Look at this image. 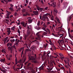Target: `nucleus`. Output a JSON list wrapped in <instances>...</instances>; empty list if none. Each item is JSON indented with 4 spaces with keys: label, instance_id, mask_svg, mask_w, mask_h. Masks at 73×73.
Masks as SVG:
<instances>
[{
    "label": "nucleus",
    "instance_id": "15",
    "mask_svg": "<svg viewBox=\"0 0 73 73\" xmlns=\"http://www.w3.org/2000/svg\"><path fill=\"white\" fill-rule=\"evenodd\" d=\"M73 14H72V15H71L70 17L69 18V21H70V19H72V18H73Z\"/></svg>",
    "mask_w": 73,
    "mask_h": 73
},
{
    "label": "nucleus",
    "instance_id": "31",
    "mask_svg": "<svg viewBox=\"0 0 73 73\" xmlns=\"http://www.w3.org/2000/svg\"><path fill=\"white\" fill-rule=\"evenodd\" d=\"M53 48L54 49V50H56V47H55V46H54V45L53 46Z\"/></svg>",
    "mask_w": 73,
    "mask_h": 73
},
{
    "label": "nucleus",
    "instance_id": "43",
    "mask_svg": "<svg viewBox=\"0 0 73 73\" xmlns=\"http://www.w3.org/2000/svg\"><path fill=\"white\" fill-rule=\"evenodd\" d=\"M28 61L27 62H26L25 63V64L26 65H27V64H28Z\"/></svg>",
    "mask_w": 73,
    "mask_h": 73
},
{
    "label": "nucleus",
    "instance_id": "27",
    "mask_svg": "<svg viewBox=\"0 0 73 73\" xmlns=\"http://www.w3.org/2000/svg\"><path fill=\"white\" fill-rule=\"evenodd\" d=\"M59 41L61 43V42H63L64 43V40L62 39H61V40H59Z\"/></svg>",
    "mask_w": 73,
    "mask_h": 73
},
{
    "label": "nucleus",
    "instance_id": "19",
    "mask_svg": "<svg viewBox=\"0 0 73 73\" xmlns=\"http://www.w3.org/2000/svg\"><path fill=\"white\" fill-rule=\"evenodd\" d=\"M0 61L1 62H4L5 61V58L1 59Z\"/></svg>",
    "mask_w": 73,
    "mask_h": 73
},
{
    "label": "nucleus",
    "instance_id": "5",
    "mask_svg": "<svg viewBox=\"0 0 73 73\" xmlns=\"http://www.w3.org/2000/svg\"><path fill=\"white\" fill-rule=\"evenodd\" d=\"M8 50H10V52L11 53H12V49H13V46H12L11 47L10 46H9L8 47Z\"/></svg>",
    "mask_w": 73,
    "mask_h": 73
},
{
    "label": "nucleus",
    "instance_id": "34",
    "mask_svg": "<svg viewBox=\"0 0 73 73\" xmlns=\"http://www.w3.org/2000/svg\"><path fill=\"white\" fill-rule=\"evenodd\" d=\"M7 15V17H6V18L7 19H9V15Z\"/></svg>",
    "mask_w": 73,
    "mask_h": 73
},
{
    "label": "nucleus",
    "instance_id": "37",
    "mask_svg": "<svg viewBox=\"0 0 73 73\" xmlns=\"http://www.w3.org/2000/svg\"><path fill=\"white\" fill-rule=\"evenodd\" d=\"M17 13L16 12H15V13H14L15 16H17Z\"/></svg>",
    "mask_w": 73,
    "mask_h": 73
},
{
    "label": "nucleus",
    "instance_id": "52",
    "mask_svg": "<svg viewBox=\"0 0 73 73\" xmlns=\"http://www.w3.org/2000/svg\"><path fill=\"white\" fill-rule=\"evenodd\" d=\"M10 43H8L7 44V46H10Z\"/></svg>",
    "mask_w": 73,
    "mask_h": 73
},
{
    "label": "nucleus",
    "instance_id": "33",
    "mask_svg": "<svg viewBox=\"0 0 73 73\" xmlns=\"http://www.w3.org/2000/svg\"><path fill=\"white\" fill-rule=\"evenodd\" d=\"M69 37H70V38H71V39L72 38H73V36L70 35H69Z\"/></svg>",
    "mask_w": 73,
    "mask_h": 73
},
{
    "label": "nucleus",
    "instance_id": "2",
    "mask_svg": "<svg viewBox=\"0 0 73 73\" xmlns=\"http://www.w3.org/2000/svg\"><path fill=\"white\" fill-rule=\"evenodd\" d=\"M35 57L34 56H31L30 58L31 60H33V62L34 63H38V61H37V60H36V57L37 56H36V54H35Z\"/></svg>",
    "mask_w": 73,
    "mask_h": 73
},
{
    "label": "nucleus",
    "instance_id": "1",
    "mask_svg": "<svg viewBox=\"0 0 73 73\" xmlns=\"http://www.w3.org/2000/svg\"><path fill=\"white\" fill-rule=\"evenodd\" d=\"M26 58H27L26 57V56H23L22 59H21L18 61V63L20 64L19 66V68H20V66L21 67V68H20V69H21V68H23V66H24L23 63L25 62V61H26Z\"/></svg>",
    "mask_w": 73,
    "mask_h": 73
},
{
    "label": "nucleus",
    "instance_id": "62",
    "mask_svg": "<svg viewBox=\"0 0 73 73\" xmlns=\"http://www.w3.org/2000/svg\"><path fill=\"white\" fill-rule=\"evenodd\" d=\"M11 7H13V5L12 4H11L10 5Z\"/></svg>",
    "mask_w": 73,
    "mask_h": 73
},
{
    "label": "nucleus",
    "instance_id": "25",
    "mask_svg": "<svg viewBox=\"0 0 73 73\" xmlns=\"http://www.w3.org/2000/svg\"><path fill=\"white\" fill-rule=\"evenodd\" d=\"M35 48H36V46H33L32 49H33V50H35Z\"/></svg>",
    "mask_w": 73,
    "mask_h": 73
},
{
    "label": "nucleus",
    "instance_id": "21",
    "mask_svg": "<svg viewBox=\"0 0 73 73\" xmlns=\"http://www.w3.org/2000/svg\"><path fill=\"white\" fill-rule=\"evenodd\" d=\"M40 21H39L38 22V23H37V25L38 26V27H39V26H40Z\"/></svg>",
    "mask_w": 73,
    "mask_h": 73
},
{
    "label": "nucleus",
    "instance_id": "57",
    "mask_svg": "<svg viewBox=\"0 0 73 73\" xmlns=\"http://www.w3.org/2000/svg\"><path fill=\"white\" fill-rule=\"evenodd\" d=\"M48 34H50V30H49V29H48Z\"/></svg>",
    "mask_w": 73,
    "mask_h": 73
},
{
    "label": "nucleus",
    "instance_id": "39",
    "mask_svg": "<svg viewBox=\"0 0 73 73\" xmlns=\"http://www.w3.org/2000/svg\"><path fill=\"white\" fill-rule=\"evenodd\" d=\"M17 32L19 33V34H20V30L18 29V30H17Z\"/></svg>",
    "mask_w": 73,
    "mask_h": 73
},
{
    "label": "nucleus",
    "instance_id": "41",
    "mask_svg": "<svg viewBox=\"0 0 73 73\" xmlns=\"http://www.w3.org/2000/svg\"><path fill=\"white\" fill-rule=\"evenodd\" d=\"M27 23H26L24 26V27L25 28V27H26L27 26Z\"/></svg>",
    "mask_w": 73,
    "mask_h": 73
},
{
    "label": "nucleus",
    "instance_id": "61",
    "mask_svg": "<svg viewBox=\"0 0 73 73\" xmlns=\"http://www.w3.org/2000/svg\"><path fill=\"white\" fill-rule=\"evenodd\" d=\"M51 20H54V19L53 18V17H51Z\"/></svg>",
    "mask_w": 73,
    "mask_h": 73
},
{
    "label": "nucleus",
    "instance_id": "55",
    "mask_svg": "<svg viewBox=\"0 0 73 73\" xmlns=\"http://www.w3.org/2000/svg\"><path fill=\"white\" fill-rule=\"evenodd\" d=\"M43 36H46V34L44 33H43L42 34Z\"/></svg>",
    "mask_w": 73,
    "mask_h": 73
},
{
    "label": "nucleus",
    "instance_id": "50",
    "mask_svg": "<svg viewBox=\"0 0 73 73\" xmlns=\"http://www.w3.org/2000/svg\"><path fill=\"white\" fill-rule=\"evenodd\" d=\"M59 55H60V56H61H61H63V54H61V53L59 54Z\"/></svg>",
    "mask_w": 73,
    "mask_h": 73
},
{
    "label": "nucleus",
    "instance_id": "24",
    "mask_svg": "<svg viewBox=\"0 0 73 73\" xmlns=\"http://www.w3.org/2000/svg\"><path fill=\"white\" fill-rule=\"evenodd\" d=\"M70 8H69L67 10V11H66V13H68V12H69V11H70Z\"/></svg>",
    "mask_w": 73,
    "mask_h": 73
},
{
    "label": "nucleus",
    "instance_id": "59",
    "mask_svg": "<svg viewBox=\"0 0 73 73\" xmlns=\"http://www.w3.org/2000/svg\"><path fill=\"white\" fill-rule=\"evenodd\" d=\"M11 30L12 31H15V29H13V28H11Z\"/></svg>",
    "mask_w": 73,
    "mask_h": 73
},
{
    "label": "nucleus",
    "instance_id": "28",
    "mask_svg": "<svg viewBox=\"0 0 73 73\" xmlns=\"http://www.w3.org/2000/svg\"><path fill=\"white\" fill-rule=\"evenodd\" d=\"M57 4L58 7L60 6V1H58V3H57Z\"/></svg>",
    "mask_w": 73,
    "mask_h": 73
},
{
    "label": "nucleus",
    "instance_id": "44",
    "mask_svg": "<svg viewBox=\"0 0 73 73\" xmlns=\"http://www.w3.org/2000/svg\"><path fill=\"white\" fill-rule=\"evenodd\" d=\"M60 58H61V59H64V56H61V57H60Z\"/></svg>",
    "mask_w": 73,
    "mask_h": 73
},
{
    "label": "nucleus",
    "instance_id": "22",
    "mask_svg": "<svg viewBox=\"0 0 73 73\" xmlns=\"http://www.w3.org/2000/svg\"><path fill=\"white\" fill-rule=\"evenodd\" d=\"M21 72L22 73H25V70L24 69H22L21 70Z\"/></svg>",
    "mask_w": 73,
    "mask_h": 73
},
{
    "label": "nucleus",
    "instance_id": "4",
    "mask_svg": "<svg viewBox=\"0 0 73 73\" xmlns=\"http://www.w3.org/2000/svg\"><path fill=\"white\" fill-rule=\"evenodd\" d=\"M36 6L38 11H40H40H42V10H44V9H43L42 7L41 8H40V7H39L37 5H36Z\"/></svg>",
    "mask_w": 73,
    "mask_h": 73
},
{
    "label": "nucleus",
    "instance_id": "16",
    "mask_svg": "<svg viewBox=\"0 0 73 73\" xmlns=\"http://www.w3.org/2000/svg\"><path fill=\"white\" fill-rule=\"evenodd\" d=\"M1 52L2 53H6L5 49H2L1 50Z\"/></svg>",
    "mask_w": 73,
    "mask_h": 73
},
{
    "label": "nucleus",
    "instance_id": "18",
    "mask_svg": "<svg viewBox=\"0 0 73 73\" xmlns=\"http://www.w3.org/2000/svg\"><path fill=\"white\" fill-rule=\"evenodd\" d=\"M9 9L12 11V12H13V7H10Z\"/></svg>",
    "mask_w": 73,
    "mask_h": 73
},
{
    "label": "nucleus",
    "instance_id": "10",
    "mask_svg": "<svg viewBox=\"0 0 73 73\" xmlns=\"http://www.w3.org/2000/svg\"><path fill=\"white\" fill-rule=\"evenodd\" d=\"M35 29H37V30H40L41 29V27H39L35 26Z\"/></svg>",
    "mask_w": 73,
    "mask_h": 73
},
{
    "label": "nucleus",
    "instance_id": "8",
    "mask_svg": "<svg viewBox=\"0 0 73 73\" xmlns=\"http://www.w3.org/2000/svg\"><path fill=\"white\" fill-rule=\"evenodd\" d=\"M28 15L29 16L30 15L29 14V13L27 12H26L25 13V14H24L23 15V16H27Z\"/></svg>",
    "mask_w": 73,
    "mask_h": 73
},
{
    "label": "nucleus",
    "instance_id": "23",
    "mask_svg": "<svg viewBox=\"0 0 73 73\" xmlns=\"http://www.w3.org/2000/svg\"><path fill=\"white\" fill-rule=\"evenodd\" d=\"M7 32H8L7 33V35L8 36H9L10 34H11V31H7Z\"/></svg>",
    "mask_w": 73,
    "mask_h": 73
},
{
    "label": "nucleus",
    "instance_id": "3",
    "mask_svg": "<svg viewBox=\"0 0 73 73\" xmlns=\"http://www.w3.org/2000/svg\"><path fill=\"white\" fill-rule=\"evenodd\" d=\"M46 16H47V14H45L44 16H43L42 18L43 19H47V20L48 21L49 18Z\"/></svg>",
    "mask_w": 73,
    "mask_h": 73
},
{
    "label": "nucleus",
    "instance_id": "20",
    "mask_svg": "<svg viewBox=\"0 0 73 73\" xmlns=\"http://www.w3.org/2000/svg\"><path fill=\"white\" fill-rule=\"evenodd\" d=\"M52 69H53V67H52L50 68H47V70H48V71H51Z\"/></svg>",
    "mask_w": 73,
    "mask_h": 73
},
{
    "label": "nucleus",
    "instance_id": "63",
    "mask_svg": "<svg viewBox=\"0 0 73 73\" xmlns=\"http://www.w3.org/2000/svg\"><path fill=\"white\" fill-rule=\"evenodd\" d=\"M5 2H6V3H8V1H7V0H5Z\"/></svg>",
    "mask_w": 73,
    "mask_h": 73
},
{
    "label": "nucleus",
    "instance_id": "64",
    "mask_svg": "<svg viewBox=\"0 0 73 73\" xmlns=\"http://www.w3.org/2000/svg\"><path fill=\"white\" fill-rule=\"evenodd\" d=\"M10 41H11V42H12V43H13V41L11 39L10 40Z\"/></svg>",
    "mask_w": 73,
    "mask_h": 73
},
{
    "label": "nucleus",
    "instance_id": "6",
    "mask_svg": "<svg viewBox=\"0 0 73 73\" xmlns=\"http://www.w3.org/2000/svg\"><path fill=\"white\" fill-rule=\"evenodd\" d=\"M51 3L52 6H53L54 7H55L56 6V3L55 2H52Z\"/></svg>",
    "mask_w": 73,
    "mask_h": 73
},
{
    "label": "nucleus",
    "instance_id": "35",
    "mask_svg": "<svg viewBox=\"0 0 73 73\" xmlns=\"http://www.w3.org/2000/svg\"><path fill=\"white\" fill-rule=\"evenodd\" d=\"M5 21L7 22H9V20L8 19H5Z\"/></svg>",
    "mask_w": 73,
    "mask_h": 73
},
{
    "label": "nucleus",
    "instance_id": "49",
    "mask_svg": "<svg viewBox=\"0 0 73 73\" xmlns=\"http://www.w3.org/2000/svg\"><path fill=\"white\" fill-rule=\"evenodd\" d=\"M49 44H50V45H53V46H54V44L53 43H49Z\"/></svg>",
    "mask_w": 73,
    "mask_h": 73
},
{
    "label": "nucleus",
    "instance_id": "60",
    "mask_svg": "<svg viewBox=\"0 0 73 73\" xmlns=\"http://www.w3.org/2000/svg\"><path fill=\"white\" fill-rule=\"evenodd\" d=\"M11 13V12H8V13L7 14H8V15H10V14Z\"/></svg>",
    "mask_w": 73,
    "mask_h": 73
},
{
    "label": "nucleus",
    "instance_id": "11",
    "mask_svg": "<svg viewBox=\"0 0 73 73\" xmlns=\"http://www.w3.org/2000/svg\"><path fill=\"white\" fill-rule=\"evenodd\" d=\"M28 21L29 23H32V21H33V20L32 19H28Z\"/></svg>",
    "mask_w": 73,
    "mask_h": 73
},
{
    "label": "nucleus",
    "instance_id": "36",
    "mask_svg": "<svg viewBox=\"0 0 73 73\" xmlns=\"http://www.w3.org/2000/svg\"><path fill=\"white\" fill-rule=\"evenodd\" d=\"M22 25H23V27L25 25V23L24 22H23L22 23Z\"/></svg>",
    "mask_w": 73,
    "mask_h": 73
},
{
    "label": "nucleus",
    "instance_id": "51",
    "mask_svg": "<svg viewBox=\"0 0 73 73\" xmlns=\"http://www.w3.org/2000/svg\"><path fill=\"white\" fill-rule=\"evenodd\" d=\"M64 66H65V68H66L67 69H68V66L67 65H65Z\"/></svg>",
    "mask_w": 73,
    "mask_h": 73
},
{
    "label": "nucleus",
    "instance_id": "14",
    "mask_svg": "<svg viewBox=\"0 0 73 73\" xmlns=\"http://www.w3.org/2000/svg\"><path fill=\"white\" fill-rule=\"evenodd\" d=\"M50 51H48L47 52L46 55V56H48V57H49V55H48L49 54H50Z\"/></svg>",
    "mask_w": 73,
    "mask_h": 73
},
{
    "label": "nucleus",
    "instance_id": "48",
    "mask_svg": "<svg viewBox=\"0 0 73 73\" xmlns=\"http://www.w3.org/2000/svg\"><path fill=\"white\" fill-rule=\"evenodd\" d=\"M30 65H31V63H29L27 64V66H29Z\"/></svg>",
    "mask_w": 73,
    "mask_h": 73
},
{
    "label": "nucleus",
    "instance_id": "12",
    "mask_svg": "<svg viewBox=\"0 0 73 73\" xmlns=\"http://www.w3.org/2000/svg\"><path fill=\"white\" fill-rule=\"evenodd\" d=\"M33 13H35V15H38V11H33Z\"/></svg>",
    "mask_w": 73,
    "mask_h": 73
},
{
    "label": "nucleus",
    "instance_id": "54",
    "mask_svg": "<svg viewBox=\"0 0 73 73\" xmlns=\"http://www.w3.org/2000/svg\"><path fill=\"white\" fill-rule=\"evenodd\" d=\"M27 28L28 29V31L29 29H30V28H29V26H27Z\"/></svg>",
    "mask_w": 73,
    "mask_h": 73
},
{
    "label": "nucleus",
    "instance_id": "30",
    "mask_svg": "<svg viewBox=\"0 0 73 73\" xmlns=\"http://www.w3.org/2000/svg\"><path fill=\"white\" fill-rule=\"evenodd\" d=\"M7 30H8L7 31H11V28H7Z\"/></svg>",
    "mask_w": 73,
    "mask_h": 73
},
{
    "label": "nucleus",
    "instance_id": "47",
    "mask_svg": "<svg viewBox=\"0 0 73 73\" xmlns=\"http://www.w3.org/2000/svg\"><path fill=\"white\" fill-rule=\"evenodd\" d=\"M54 12H56V13H58V11H57V10H54Z\"/></svg>",
    "mask_w": 73,
    "mask_h": 73
},
{
    "label": "nucleus",
    "instance_id": "53",
    "mask_svg": "<svg viewBox=\"0 0 73 73\" xmlns=\"http://www.w3.org/2000/svg\"><path fill=\"white\" fill-rule=\"evenodd\" d=\"M64 62H65L66 64H67V62L66 61V60H64Z\"/></svg>",
    "mask_w": 73,
    "mask_h": 73
},
{
    "label": "nucleus",
    "instance_id": "58",
    "mask_svg": "<svg viewBox=\"0 0 73 73\" xmlns=\"http://www.w3.org/2000/svg\"><path fill=\"white\" fill-rule=\"evenodd\" d=\"M15 45H16V46H18V45H19V44H18V43H15Z\"/></svg>",
    "mask_w": 73,
    "mask_h": 73
},
{
    "label": "nucleus",
    "instance_id": "32",
    "mask_svg": "<svg viewBox=\"0 0 73 73\" xmlns=\"http://www.w3.org/2000/svg\"><path fill=\"white\" fill-rule=\"evenodd\" d=\"M2 72H3V73H6V71H5V70H2L1 71Z\"/></svg>",
    "mask_w": 73,
    "mask_h": 73
},
{
    "label": "nucleus",
    "instance_id": "45",
    "mask_svg": "<svg viewBox=\"0 0 73 73\" xmlns=\"http://www.w3.org/2000/svg\"><path fill=\"white\" fill-rule=\"evenodd\" d=\"M48 7H46L44 9L45 11H46V10H47V9H48Z\"/></svg>",
    "mask_w": 73,
    "mask_h": 73
},
{
    "label": "nucleus",
    "instance_id": "40",
    "mask_svg": "<svg viewBox=\"0 0 73 73\" xmlns=\"http://www.w3.org/2000/svg\"><path fill=\"white\" fill-rule=\"evenodd\" d=\"M25 11H26L25 9H23V10H22V12H25Z\"/></svg>",
    "mask_w": 73,
    "mask_h": 73
},
{
    "label": "nucleus",
    "instance_id": "9",
    "mask_svg": "<svg viewBox=\"0 0 73 73\" xmlns=\"http://www.w3.org/2000/svg\"><path fill=\"white\" fill-rule=\"evenodd\" d=\"M27 35H28V36H29L30 38H31L32 37V35H31V32H28Z\"/></svg>",
    "mask_w": 73,
    "mask_h": 73
},
{
    "label": "nucleus",
    "instance_id": "56",
    "mask_svg": "<svg viewBox=\"0 0 73 73\" xmlns=\"http://www.w3.org/2000/svg\"><path fill=\"white\" fill-rule=\"evenodd\" d=\"M26 4H28V0H26Z\"/></svg>",
    "mask_w": 73,
    "mask_h": 73
},
{
    "label": "nucleus",
    "instance_id": "46",
    "mask_svg": "<svg viewBox=\"0 0 73 73\" xmlns=\"http://www.w3.org/2000/svg\"><path fill=\"white\" fill-rule=\"evenodd\" d=\"M42 29H43V30H44V31H46V30L45 29V28L43 27L42 28Z\"/></svg>",
    "mask_w": 73,
    "mask_h": 73
},
{
    "label": "nucleus",
    "instance_id": "17",
    "mask_svg": "<svg viewBox=\"0 0 73 73\" xmlns=\"http://www.w3.org/2000/svg\"><path fill=\"white\" fill-rule=\"evenodd\" d=\"M47 46H48V44H46L44 45V49H46V48Z\"/></svg>",
    "mask_w": 73,
    "mask_h": 73
},
{
    "label": "nucleus",
    "instance_id": "7",
    "mask_svg": "<svg viewBox=\"0 0 73 73\" xmlns=\"http://www.w3.org/2000/svg\"><path fill=\"white\" fill-rule=\"evenodd\" d=\"M64 8H66V7H67V6H68V3L67 2H65L64 3Z\"/></svg>",
    "mask_w": 73,
    "mask_h": 73
},
{
    "label": "nucleus",
    "instance_id": "13",
    "mask_svg": "<svg viewBox=\"0 0 73 73\" xmlns=\"http://www.w3.org/2000/svg\"><path fill=\"white\" fill-rule=\"evenodd\" d=\"M23 37H24L25 40H27V37H28V35H25L23 36Z\"/></svg>",
    "mask_w": 73,
    "mask_h": 73
},
{
    "label": "nucleus",
    "instance_id": "38",
    "mask_svg": "<svg viewBox=\"0 0 73 73\" xmlns=\"http://www.w3.org/2000/svg\"><path fill=\"white\" fill-rule=\"evenodd\" d=\"M45 23H44V25H43V27H45V28H46V25H45Z\"/></svg>",
    "mask_w": 73,
    "mask_h": 73
},
{
    "label": "nucleus",
    "instance_id": "42",
    "mask_svg": "<svg viewBox=\"0 0 73 73\" xmlns=\"http://www.w3.org/2000/svg\"><path fill=\"white\" fill-rule=\"evenodd\" d=\"M44 56H46L45 55H46V54H46V52H44Z\"/></svg>",
    "mask_w": 73,
    "mask_h": 73
},
{
    "label": "nucleus",
    "instance_id": "26",
    "mask_svg": "<svg viewBox=\"0 0 73 73\" xmlns=\"http://www.w3.org/2000/svg\"><path fill=\"white\" fill-rule=\"evenodd\" d=\"M40 70H43L44 69V66H42L40 67Z\"/></svg>",
    "mask_w": 73,
    "mask_h": 73
},
{
    "label": "nucleus",
    "instance_id": "29",
    "mask_svg": "<svg viewBox=\"0 0 73 73\" xmlns=\"http://www.w3.org/2000/svg\"><path fill=\"white\" fill-rule=\"evenodd\" d=\"M67 66L69 68V66L70 67V65L69 64V62H68V61H67Z\"/></svg>",
    "mask_w": 73,
    "mask_h": 73
}]
</instances>
